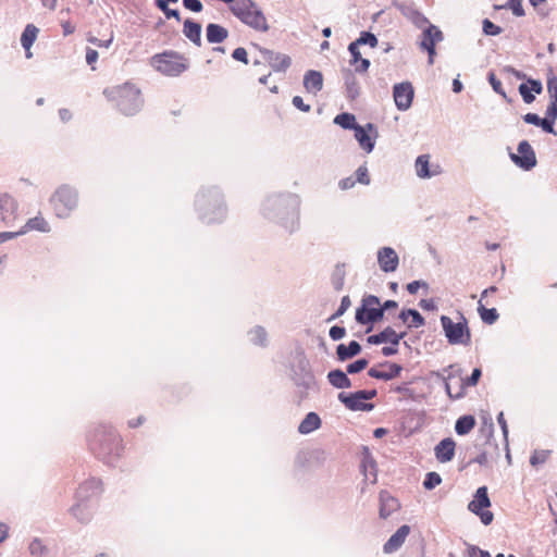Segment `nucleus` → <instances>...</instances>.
<instances>
[{
    "label": "nucleus",
    "instance_id": "obj_1",
    "mask_svg": "<svg viewBox=\"0 0 557 557\" xmlns=\"http://www.w3.org/2000/svg\"><path fill=\"white\" fill-rule=\"evenodd\" d=\"M88 444L91 453L108 463L117 459L123 451L121 436L106 425H99L89 432Z\"/></svg>",
    "mask_w": 557,
    "mask_h": 557
},
{
    "label": "nucleus",
    "instance_id": "obj_2",
    "mask_svg": "<svg viewBox=\"0 0 557 557\" xmlns=\"http://www.w3.org/2000/svg\"><path fill=\"white\" fill-rule=\"evenodd\" d=\"M103 94L124 115L136 114L144 103L139 87L131 82L106 88Z\"/></svg>",
    "mask_w": 557,
    "mask_h": 557
},
{
    "label": "nucleus",
    "instance_id": "obj_3",
    "mask_svg": "<svg viewBox=\"0 0 557 557\" xmlns=\"http://www.w3.org/2000/svg\"><path fill=\"white\" fill-rule=\"evenodd\" d=\"M102 493L103 484L100 479L90 478L84 481L76 490L75 504L71 508L72 515L81 521L86 520L99 503Z\"/></svg>",
    "mask_w": 557,
    "mask_h": 557
},
{
    "label": "nucleus",
    "instance_id": "obj_4",
    "mask_svg": "<svg viewBox=\"0 0 557 557\" xmlns=\"http://www.w3.org/2000/svg\"><path fill=\"white\" fill-rule=\"evenodd\" d=\"M150 64L152 67L164 76L176 77L189 69V60L184 54L166 50L154 54Z\"/></svg>",
    "mask_w": 557,
    "mask_h": 557
},
{
    "label": "nucleus",
    "instance_id": "obj_5",
    "mask_svg": "<svg viewBox=\"0 0 557 557\" xmlns=\"http://www.w3.org/2000/svg\"><path fill=\"white\" fill-rule=\"evenodd\" d=\"M231 12L244 24L257 32H267L269 25L263 12L251 0H237Z\"/></svg>",
    "mask_w": 557,
    "mask_h": 557
},
{
    "label": "nucleus",
    "instance_id": "obj_6",
    "mask_svg": "<svg viewBox=\"0 0 557 557\" xmlns=\"http://www.w3.org/2000/svg\"><path fill=\"white\" fill-rule=\"evenodd\" d=\"M50 203L58 218H67L77 208L78 197L74 189L61 186L50 198Z\"/></svg>",
    "mask_w": 557,
    "mask_h": 557
},
{
    "label": "nucleus",
    "instance_id": "obj_7",
    "mask_svg": "<svg viewBox=\"0 0 557 557\" xmlns=\"http://www.w3.org/2000/svg\"><path fill=\"white\" fill-rule=\"evenodd\" d=\"M441 323L449 344H469L471 339L470 331L468 327L467 319L459 313L457 322H454L449 317L442 315Z\"/></svg>",
    "mask_w": 557,
    "mask_h": 557
},
{
    "label": "nucleus",
    "instance_id": "obj_8",
    "mask_svg": "<svg viewBox=\"0 0 557 557\" xmlns=\"http://www.w3.org/2000/svg\"><path fill=\"white\" fill-rule=\"evenodd\" d=\"M383 317V309L376 296L369 295L362 300V306L357 309L356 320L360 324H368L379 321Z\"/></svg>",
    "mask_w": 557,
    "mask_h": 557
},
{
    "label": "nucleus",
    "instance_id": "obj_9",
    "mask_svg": "<svg viewBox=\"0 0 557 557\" xmlns=\"http://www.w3.org/2000/svg\"><path fill=\"white\" fill-rule=\"evenodd\" d=\"M491 506V500L487 495V487L481 486L476 490L473 499L469 503L468 508L473 513L480 516L481 521L488 525L494 518L493 512L488 510H483L484 508H488Z\"/></svg>",
    "mask_w": 557,
    "mask_h": 557
},
{
    "label": "nucleus",
    "instance_id": "obj_10",
    "mask_svg": "<svg viewBox=\"0 0 557 557\" xmlns=\"http://www.w3.org/2000/svg\"><path fill=\"white\" fill-rule=\"evenodd\" d=\"M376 395V391H358L351 394L341 393L338 395V399L350 410H371L373 408L372 404L366 403V400H370L374 398Z\"/></svg>",
    "mask_w": 557,
    "mask_h": 557
},
{
    "label": "nucleus",
    "instance_id": "obj_11",
    "mask_svg": "<svg viewBox=\"0 0 557 557\" xmlns=\"http://www.w3.org/2000/svg\"><path fill=\"white\" fill-rule=\"evenodd\" d=\"M510 159L517 166L525 171L536 165L535 152L527 140H522L518 145V153H510Z\"/></svg>",
    "mask_w": 557,
    "mask_h": 557
},
{
    "label": "nucleus",
    "instance_id": "obj_12",
    "mask_svg": "<svg viewBox=\"0 0 557 557\" xmlns=\"http://www.w3.org/2000/svg\"><path fill=\"white\" fill-rule=\"evenodd\" d=\"M260 53L263 62L269 64L274 72H285L292 64V59L284 53L261 48Z\"/></svg>",
    "mask_w": 557,
    "mask_h": 557
},
{
    "label": "nucleus",
    "instance_id": "obj_13",
    "mask_svg": "<svg viewBox=\"0 0 557 557\" xmlns=\"http://www.w3.org/2000/svg\"><path fill=\"white\" fill-rule=\"evenodd\" d=\"M414 90L410 83H400L394 86V100L399 110H407L410 108L413 100Z\"/></svg>",
    "mask_w": 557,
    "mask_h": 557
},
{
    "label": "nucleus",
    "instance_id": "obj_14",
    "mask_svg": "<svg viewBox=\"0 0 557 557\" xmlns=\"http://www.w3.org/2000/svg\"><path fill=\"white\" fill-rule=\"evenodd\" d=\"M17 208L18 205L12 196L0 194V215L4 224L11 225L17 220Z\"/></svg>",
    "mask_w": 557,
    "mask_h": 557
},
{
    "label": "nucleus",
    "instance_id": "obj_15",
    "mask_svg": "<svg viewBox=\"0 0 557 557\" xmlns=\"http://www.w3.org/2000/svg\"><path fill=\"white\" fill-rule=\"evenodd\" d=\"M416 172L420 178H429L442 173L440 164H430V154L419 156L416 160Z\"/></svg>",
    "mask_w": 557,
    "mask_h": 557
},
{
    "label": "nucleus",
    "instance_id": "obj_16",
    "mask_svg": "<svg viewBox=\"0 0 557 557\" xmlns=\"http://www.w3.org/2000/svg\"><path fill=\"white\" fill-rule=\"evenodd\" d=\"M380 268L384 272H394L398 267V256L391 247H384L377 252Z\"/></svg>",
    "mask_w": 557,
    "mask_h": 557
},
{
    "label": "nucleus",
    "instance_id": "obj_17",
    "mask_svg": "<svg viewBox=\"0 0 557 557\" xmlns=\"http://www.w3.org/2000/svg\"><path fill=\"white\" fill-rule=\"evenodd\" d=\"M497 287L491 286L483 290L481 295V299L479 300L478 311L482 321L486 324H493L497 321L499 314L495 308H486L483 305V299L487 297L488 294L496 293Z\"/></svg>",
    "mask_w": 557,
    "mask_h": 557
},
{
    "label": "nucleus",
    "instance_id": "obj_18",
    "mask_svg": "<svg viewBox=\"0 0 557 557\" xmlns=\"http://www.w3.org/2000/svg\"><path fill=\"white\" fill-rule=\"evenodd\" d=\"M410 533V527L407 524L401 525L384 544L383 550L385 554H392L399 549L405 543Z\"/></svg>",
    "mask_w": 557,
    "mask_h": 557
},
{
    "label": "nucleus",
    "instance_id": "obj_19",
    "mask_svg": "<svg viewBox=\"0 0 557 557\" xmlns=\"http://www.w3.org/2000/svg\"><path fill=\"white\" fill-rule=\"evenodd\" d=\"M440 40H442V33L435 29V27H429L423 32L421 47L429 52V63L431 64L434 62L435 44Z\"/></svg>",
    "mask_w": 557,
    "mask_h": 557
},
{
    "label": "nucleus",
    "instance_id": "obj_20",
    "mask_svg": "<svg viewBox=\"0 0 557 557\" xmlns=\"http://www.w3.org/2000/svg\"><path fill=\"white\" fill-rule=\"evenodd\" d=\"M456 443L451 438H444L434 448L435 457L440 462H448L455 456Z\"/></svg>",
    "mask_w": 557,
    "mask_h": 557
},
{
    "label": "nucleus",
    "instance_id": "obj_21",
    "mask_svg": "<svg viewBox=\"0 0 557 557\" xmlns=\"http://www.w3.org/2000/svg\"><path fill=\"white\" fill-rule=\"evenodd\" d=\"M400 508L399 502L388 492L380 493V517L386 519Z\"/></svg>",
    "mask_w": 557,
    "mask_h": 557
},
{
    "label": "nucleus",
    "instance_id": "obj_22",
    "mask_svg": "<svg viewBox=\"0 0 557 557\" xmlns=\"http://www.w3.org/2000/svg\"><path fill=\"white\" fill-rule=\"evenodd\" d=\"M404 336L405 333L397 334L395 330H393L392 327H386L379 334L369 336L368 342L374 345L382 343H391L392 345L397 346Z\"/></svg>",
    "mask_w": 557,
    "mask_h": 557
},
{
    "label": "nucleus",
    "instance_id": "obj_23",
    "mask_svg": "<svg viewBox=\"0 0 557 557\" xmlns=\"http://www.w3.org/2000/svg\"><path fill=\"white\" fill-rule=\"evenodd\" d=\"M374 126L371 123H368L366 127L358 125L355 127V138L359 143L360 147L364 149L367 152L372 151L374 147V143L369 136L368 132H372Z\"/></svg>",
    "mask_w": 557,
    "mask_h": 557
},
{
    "label": "nucleus",
    "instance_id": "obj_24",
    "mask_svg": "<svg viewBox=\"0 0 557 557\" xmlns=\"http://www.w3.org/2000/svg\"><path fill=\"white\" fill-rule=\"evenodd\" d=\"M384 367L386 368V370H379L375 368H371L368 371L369 376L388 381L394 377H397L403 370V368L397 363H386Z\"/></svg>",
    "mask_w": 557,
    "mask_h": 557
},
{
    "label": "nucleus",
    "instance_id": "obj_25",
    "mask_svg": "<svg viewBox=\"0 0 557 557\" xmlns=\"http://www.w3.org/2000/svg\"><path fill=\"white\" fill-rule=\"evenodd\" d=\"M304 86L308 92L317 94L323 87V76L318 71H308L304 77Z\"/></svg>",
    "mask_w": 557,
    "mask_h": 557
},
{
    "label": "nucleus",
    "instance_id": "obj_26",
    "mask_svg": "<svg viewBox=\"0 0 557 557\" xmlns=\"http://www.w3.org/2000/svg\"><path fill=\"white\" fill-rule=\"evenodd\" d=\"M206 36L210 44H220L227 38L228 30L219 24L210 23L207 25Z\"/></svg>",
    "mask_w": 557,
    "mask_h": 557
},
{
    "label": "nucleus",
    "instance_id": "obj_27",
    "mask_svg": "<svg viewBox=\"0 0 557 557\" xmlns=\"http://www.w3.org/2000/svg\"><path fill=\"white\" fill-rule=\"evenodd\" d=\"M38 28L34 24L26 25L22 36H21V44L23 48L25 49L26 58H32L33 53L30 51V48L33 44L35 42L37 35H38Z\"/></svg>",
    "mask_w": 557,
    "mask_h": 557
},
{
    "label": "nucleus",
    "instance_id": "obj_28",
    "mask_svg": "<svg viewBox=\"0 0 557 557\" xmlns=\"http://www.w3.org/2000/svg\"><path fill=\"white\" fill-rule=\"evenodd\" d=\"M184 35L196 46H201V25L189 18L184 22Z\"/></svg>",
    "mask_w": 557,
    "mask_h": 557
},
{
    "label": "nucleus",
    "instance_id": "obj_29",
    "mask_svg": "<svg viewBox=\"0 0 557 557\" xmlns=\"http://www.w3.org/2000/svg\"><path fill=\"white\" fill-rule=\"evenodd\" d=\"M30 231H38V232H50V225L45 220L44 216L37 215L35 218L29 219L26 224L20 230V234H26Z\"/></svg>",
    "mask_w": 557,
    "mask_h": 557
},
{
    "label": "nucleus",
    "instance_id": "obj_30",
    "mask_svg": "<svg viewBox=\"0 0 557 557\" xmlns=\"http://www.w3.org/2000/svg\"><path fill=\"white\" fill-rule=\"evenodd\" d=\"M348 50L351 54V64L355 65V70L357 72H366L370 66V61L368 59H363L359 51V47L357 44H350Z\"/></svg>",
    "mask_w": 557,
    "mask_h": 557
},
{
    "label": "nucleus",
    "instance_id": "obj_31",
    "mask_svg": "<svg viewBox=\"0 0 557 557\" xmlns=\"http://www.w3.org/2000/svg\"><path fill=\"white\" fill-rule=\"evenodd\" d=\"M329 382L336 388H349L351 387V381L345 372L342 370H333L327 374Z\"/></svg>",
    "mask_w": 557,
    "mask_h": 557
},
{
    "label": "nucleus",
    "instance_id": "obj_32",
    "mask_svg": "<svg viewBox=\"0 0 557 557\" xmlns=\"http://www.w3.org/2000/svg\"><path fill=\"white\" fill-rule=\"evenodd\" d=\"M321 420L320 417L314 412H309L306 418L301 421L298 426V431L301 434H308L320 428Z\"/></svg>",
    "mask_w": 557,
    "mask_h": 557
},
{
    "label": "nucleus",
    "instance_id": "obj_33",
    "mask_svg": "<svg viewBox=\"0 0 557 557\" xmlns=\"http://www.w3.org/2000/svg\"><path fill=\"white\" fill-rule=\"evenodd\" d=\"M361 350V346L358 342L352 341L348 346L341 344L337 346L336 354L339 360L344 361L349 359L356 355H358Z\"/></svg>",
    "mask_w": 557,
    "mask_h": 557
},
{
    "label": "nucleus",
    "instance_id": "obj_34",
    "mask_svg": "<svg viewBox=\"0 0 557 557\" xmlns=\"http://www.w3.org/2000/svg\"><path fill=\"white\" fill-rule=\"evenodd\" d=\"M409 317L411 318L408 323L409 327H420L425 323L424 318L414 309L403 310L399 314L404 322H407Z\"/></svg>",
    "mask_w": 557,
    "mask_h": 557
},
{
    "label": "nucleus",
    "instance_id": "obj_35",
    "mask_svg": "<svg viewBox=\"0 0 557 557\" xmlns=\"http://www.w3.org/2000/svg\"><path fill=\"white\" fill-rule=\"evenodd\" d=\"M475 425V419L473 416L460 417L455 425V430L459 435L468 434Z\"/></svg>",
    "mask_w": 557,
    "mask_h": 557
},
{
    "label": "nucleus",
    "instance_id": "obj_36",
    "mask_svg": "<svg viewBox=\"0 0 557 557\" xmlns=\"http://www.w3.org/2000/svg\"><path fill=\"white\" fill-rule=\"evenodd\" d=\"M334 123L345 129H355V127L358 126V124H356L355 115L347 112L336 115L334 119Z\"/></svg>",
    "mask_w": 557,
    "mask_h": 557
},
{
    "label": "nucleus",
    "instance_id": "obj_37",
    "mask_svg": "<svg viewBox=\"0 0 557 557\" xmlns=\"http://www.w3.org/2000/svg\"><path fill=\"white\" fill-rule=\"evenodd\" d=\"M156 5L164 13L166 18L181 20L180 12L177 10L170 9L166 0H156Z\"/></svg>",
    "mask_w": 557,
    "mask_h": 557
},
{
    "label": "nucleus",
    "instance_id": "obj_38",
    "mask_svg": "<svg viewBox=\"0 0 557 557\" xmlns=\"http://www.w3.org/2000/svg\"><path fill=\"white\" fill-rule=\"evenodd\" d=\"M549 454H550L549 450H534V453L532 454V456L530 458V463L533 467L543 465L547 461Z\"/></svg>",
    "mask_w": 557,
    "mask_h": 557
},
{
    "label": "nucleus",
    "instance_id": "obj_39",
    "mask_svg": "<svg viewBox=\"0 0 557 557\" xmlns=\"http://www.w3.org/2000/svg\"><path fill=\"white\" fill-rule=\"evenodd\" d=\"M352 44H357V47L360 45H370L372 48H374L377 46V39L372 33L363 32L361 33L360 37Z\"/></svg>",
    "mask_w": 557,
    "mask_h": 557
},
{
    "label": "nucleus",
    "instance_id": "obj_40",
    "mask_svg": "<svg viewBox=\"0 0 557 557\" xmlns=\"http://www.w3.org/2000/svg\"><path fill=\"white\" fill-rule=\"evenodd\" d=\"M442 482V478L436 472H429L425 476V480L423 481V486L426 490H432L440 485Z\"/></svg>",
    "mask_w": 557,
    "mask_h": 557
},
{
    "label": "nucleus",
    "instance_id": "obj_41",
    "mask_svg": "<svg viewBox=\"0 0 557 557\" xmlns=\"http://www.w3.org/2000/svg\"><path fill=\"white\" fill-rule=\"evenodd\" d=\"M114 39V33L110 32L108 38L99 39L97 37H89L88 41L99 48H109Z\"/></svg>",
    "mask_w": 557,
    "mask_h": 557
},
{
    "label": "nucleus",
    "instance_id": "obj_42",
    "mask_svg": "<svg viewBox=\"0 0 557 557\" xmlns=\"http://www.w3.org/2000/svg\"><path fill=\"white\" fill-rule=\"evenodd\" d=\"M252 341L255 344L263 346L267 342V333L264 329L258 326L251 331Z\"/></svg>",
    "mask_w": 557,
    "mask_h": 557
},
{
    "label": "nucleus",
    "instance_id": "obj_43",
    "mask_svg": "<svg viewBox=\"0 0 557 557\" xmlns=\"http://www.w3.org/2000/svg\"><path fill=\"white\" fill-rule=\"evenodd\" d=\"M367 366H368V360L359 359V360H356L355 362L348 364L347 372L349 374L358 373V372L364 370L367 368Z\"/></svg>",
    "mask_w": 557,
    "mask_h": 557
},
{
    "label": "nucleus",
    "instance_id": "obj_44",
    "mask_svg": "<svg viewBox=\"0 0 557 557\" xmlns=\"http://www.w3.org/2000/svg\"><path fill=\"white\" fill-rule=\"evenodd\" d=\"M483 30L486 35L492 36H496L502 33V28L487 18L483 21Z\"/></svg>",
    "mask_w": 557,
    "mask_h": 557
},
{
    "label": "nucleus",
    "instance_id": "obj_45",
    "mask_svg": "<svg viewBox=\"0 0 557 557\" xmlns=\"http://www.w3.org/2000/svg\"><path fill=\"white\" fill-rule=\"evenodd\" d=\"M350 305H351V301H350L349 296H344L342 298L339 308L329 320H334V319L343 315L345 313V311L350 307Z\"/></svg>",
    "mask_w": 557,
    "mask_h": 557
},
{
    "label": "nucleus",
    "instance_id": "obj_46",
    "mask_svg": "<svg viewBox=\"0 0 557 557\" xmlns=\"http://www.w3.org/2000/svg\"><path fill=\"white\" fill-rule=\"evenodd\" d=\"M519 92L522 96V99L525 103H532L535 99L534 95L531 94V90L529 88L528 84H521L519 86Z\"/></svg>",
    "mask_w": 557,
    "mask_h": 557
},
{
    "label": "nucleus",
    "instance_id": "obj_47",
    "mask_svg": "<svg viewBox=\"0 0 557 557\" xmlns=\"http://www.w3.org/2000/svg\"><path fill=\"white\" fill-rule=\"evenodd\" d=\"M421 287L428 289L429 285L424 281H413L407 284L406 289L408 290L409 294L414 295Z\"/></svg>",
    "mask_w": 557,
    "mask_h": 557
},
{
    "label": "nucleus",
    "instance_id": "obj_48",
    "mask_svg": "<svg viewBox=\"0 0 557 557\" xmlns=\"http://www.w3.org/2000/svg\"><path fill=\"white\" fill-rule=\"evenodd\" d=\"M547 91L550 100L557 101V77L554 76L547 81Z\"/></svg>",
    "mask_w": 557,
    "mask_h": 557
},
{
    "label": "nucleus",
    "instance_id": "obj_49",
    "mask_svg": "<svg viewBox=\"0 0 557 557\" xmlns=\"http://www.w3.org/2000/svg\"><path fill=\"white\" fill-rule=\"evenodd\" d=\"M232 57L236 60V61H240L245 64H248V53L246 51L245 48L243 47H239V48H236L233 53H232Z\"/></svg>",
    "mask_w": 557,
    "mask_h": 557
},
{
    "label": "nucleus",
    "instance_id": "obj_50",
    "mask_svg": "<svg viewBox=\"0 0 557 557\" xmlns=\"http://www.w3.org/2000/svg\"><path fill=\"white\" fill-rule=\"evenodd\" d=\"M357 181L361 184H369L370 177L368 174V169L366 166H359L356 171Z\"/></svg>",
    "mask_w": 557,
    "mask_h": 557
},
{
    "label": "nucleus",
    "instance_id": "obj_51",
    "mask_svg": "<svg viewBox=\"0 0 557 557\" xmlns=\"http://www.w3.org/2000/svg\"><path fill=\"white\" fill-rule=\"evenodd\" d=\"M488 79H490V83H491V85H492L493 89H494L497 94L502 95L503 97H506V94H505V91H504V89H503L502 82H500L499 79H497V78H496V76H495L493 73H492V74H490Z\"/></svg>",
    "mask_w": 557,
    "mask_h": 557
},
{
    "label": "nucleus",
    "instance_id": "obj_52",
    "mask_svg": "<svg viewBox=\"0 0 557 557\" xmlns=\"http://www.w3.org/2000/svg\"><path fill=\"white\" fill-rule=\"evenodd\" d=\"M183 4L186 9L193 12H200L203 8L199 0H183Z\"/></svg>",
    "mask_w": 557,
    "mask_h": 557
},
{
    "label": "nucleus",
    "instance_id": "obj_53",
    "mask_svg": "<svg viewBox=\"0 0 557 557\" xmlns=\"http://www.w3.org/2000/svg\"><path fill=\"white\" fill-rule=\"evenodd\" d=\"M510 9L516 16H523L522 0H509Z\"/></svg>",
    "mask_w": 557,
    "mask_h": 557
},
{
    "label": "nucleus",
    "instance_id": "obj_54",
    "mask_svg": "<svg viewBox=\"0 0 557 557\" xmlns=\"http://www.w3.org/2000/svg\"><path fill=\"white\" fill-rule=\"evenodd\" d=\"M346 334V331L344 327L342 326H332L330 329V337L333 339V341H338V339H342Z\"/></svg>",
    "mask_w": 557,
    "mask_h": 557
},
{
    "label": "nucleus",
    "instance_id": "obj_55",
    "mask_svg": "<svg viewBox=\"0 0 557 557\" xmlns=\"http://www.w3.org/2000/svg\"><path fill=\"white\" fill-rule=\"evenodd\" d=\"M98 52L95 49L87 48L86 50V62L91 66L92 70H95V63L98 60Z\"/></svg>",
    "mask_w": 557,
    "mask_h": 557
},
{
    "label": "nucleus",
    "instance_id": "obj_56",
    "mask_svg": "<svg viewBox=\"0 0 557 557\" xmlns=\"http://www.w3.org/2000/svg\"><path fill=\"white\" fill-rule=\"evenodd\" d=\"M293 104L302 112L310 111V106L306 104L300 96H295L293 98Z\"/></svg>",
    "mask_w": 557,
    "mask_h": 557
},
{
    "label": "nucleus",
    "instance_id": "obj_57",
    "mask_svg": "<svg viewBox=\"0 0 557 557\" xmlns=\"http://www.w3.org/2000/svg\"><path fill=\"white\" fill-rule=\"evenodd\" d=\"M546 117H549L552 120L557 119V101L550 100L547 109H546Z\"/></svg>",
    "mask_w": 557,
    "mask_h": 557
},
{
    "label": "nucleus",
    "instance_id": "obj_58",
    "mask_svg": "<svg viewBox=\"0 0 557 557\" xmlns=\"http://www.w3.org/2000/svg\"><path fill=\"white\" fill-rule=\"evenodd\" d=\"M480 377H481V370L476 368L473 370L472 374L466 380V384L468 386H474L478 384Z\"/></svg>",
    "mask_w": 557,
    "mask_h": 557
},
{
    "label": "nucleus",
    "instance_id": "obj_59",
    "mask_svg": "<svg viewBox=\"0 0 557 557\" xmlns=\"http://www.w3.org/2000/svg\"><path fill=\"white\" fill-rule=\"evenodd\" d=\"M554 122L555 120L544 117L541 120L540 127H542L546 133H554Z\"/></svg>",
    "mask_w": 557,
    "mask_h": 557
},
{
    "label": "nucleus",
    "instance_id": "obj_60",
    "mask_svg": "<svg viewBox=\"0 0 557 557\" xmlns=\"http://www.w3.org/2000/svg\"><path fill=\"white\" fill-rule=\"evenodd\" d=\"M523 120L525 123L540 126L542 119L535 113H527L525 115H523Z\"/></svg>",
    "mask_w": 557,
    "mask_h": 557
},
{
    "label": "nucleus",
    "instance_id": "obj_61",
    "mask_svg": "<svg viewBox=\"0 0 557 557\" xmlns=\"http://www.w3.org/2000/svg\"><path fill=\"white\" fill-rule=\"evenodd\" d=\"M419 306L423 310L433 311L436 309V305L433 299H421Z\"/></svg>",
    "mask_w": 557,
    "mask_h": 557
},
{
    "label": "nucleus",
    "instance_id": "obj_62",
    "mask_svg": "<svg viewBox=\"0 0 557 557\" xmlns=\"http://www.w3.org/2000/svg\"><path fill=\"white\" fill-rule=\"evenodd\" d=\"M497 422H498V424L502 428L504 437L507 440V436H508V425H507V422H506V419H505V416H504L503 412H499V414L497 416Z\"/></svg>",
    "mask_w": 557,
    "mask_h": 557
},
{
    "label": "nucleus",
    "instance_id": "obj_63",
    "mask_svg": "<svg viewBox=\"0 0 557 557\" xmlns=\"http://www.w3.org/2000/svg\"><path fill=\"white\" fill-rule=\"evenodd\" d=\"M527 84L529 85L530 90L535 94H541L543 90V87H542V84L540 81L529 79Z\"/></svg>",
    "mask_w": 557,
    "mask_h": 557
},
{
    "label": "nucleus",
    "instance_id": "obj_64",
    "mask_svg": "<svg viewBox=\"0 0 557 557\" xmlns=\"http://www.w3.org/2000/svg\"><path fill=\"white\" fill-rule=\"evenodd\" d=\"M469 557H491L490 554L485 550H482L478 547H471L469 549Z\"/></svg>",
    "mask_w": 557,
    "mask_h": 557
}]
</instances>
